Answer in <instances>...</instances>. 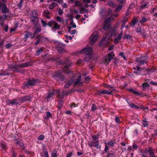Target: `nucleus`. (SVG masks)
Masks as SVG:
<instances>
[{
	"label": "nucleus",
	"mask_w": 157,
	"mask_h": 157,
	"mask_svg": "<svg viewBox=\"0 0 157 157\" xmlns=\"http://www.w3.org/2000/svg\"><path fill=\"white\" fill-rule=\"evenodd\" d=\"M39 83L40 81L38 79L32 78L28 79L27 81L23 83V85L24 87H28L30 86H33L39 84Z\"/></svg>",
	"instance_id": "1"
},
{
	"label": "nucleus",
	"mask_w": 157,
	"mask_h": 157,
	"mask_svg": "<svg viewBox=\"0 0 157 157\" xmlns=\"http://www.w3.org/2000/svg\"><path fill=\"white\" fill-rule=\"evenodd\" d=\"M147 58L145 56H143L137 58L136 60V62L140 66H143L145 63H147Z\"/></svg>",
	"instance_id": "2"
},
{
	"label": "nucleus",
	"mask_w": 157,
	"mask_h": 157,
	"mask_svg": "<svg viewBox=\"0 0 157 157\" xmlns=\"http://www.w3.org/2000/svg\"><path fill=\"white\" fill-rule=\"evenodd\" d=\"M53 77L54 78L59 82L64 81V79L63 75L59 72H56Z\"/></svg>",
	"instance_id": "3"
},
{
	"label": "nucleus",
	"mask_w": 157,
	"mask_h": 157,
	"mask_svg": "<svg viewBox=\"0 0 157 157\" xmlns=\"http://www.w3.org/2000/svg\"><path fill=\"white\" fill-rule=\"evenodd\" d=\"M81 53L89 56L93 53V49L91 47H85L81 50Z\"/></svg>",
	"instance_id": "4"
},
{
	"label": "nucleus",
	"mask_w": 157,
	"mask_h": 157,
	"mask_svg": "<svg viewBox=\"0 0 157 157\" xmlns=\"http://www.w3.org/2000/svg\"><path fill=\"white\" fill-rule=\"evenodd\" d=\"M0 9L2 13L5 14L10 12V10L7 8L6 4L4 3H0Z\"/></svg>",
	"instance_id": "5"
},
{
	"label": "nucleus",
	"mask_w": 157,
	"mask_h": 157,
	"mask_svg": "<svg viewBox=\"0 0 157 157\" xmlns=\"http://www.w3.org/2000/svg\"><path fill=\"white\" fill-rule=\"evenodd\" d=\"M114 55L113 52H111L108 54L107 57H105L104 59L105 62L107 63H109L113 58Z\"/></svg>",
	"instance_id": "6"
},
{
	"label": "nucleus",
	"mask_w": 157,
	"mask_h": 157,
	"mask_svg": "<svg viewBox=\"0 0 157 157\" xmlns=\"http://www.w3.org/2000/svg\"><path fill=\"white\" fill-rule=\"evenodd\" d=\"M88 145L90 147H92L93 146L95 147L97 149H98L100 146L99 141L98 140L97 141H91L88 144Z\"/></svg>",
	"instance_id": "7"
},
{
	"label": "nucleus",
	"mask_w": 157,
	"mask_h": 157,
	"mask_svg": "<svg viewBox=\"0 0 157 157\" xmlns=\"http://www.w3.org/2000/svg\"><path fill=\"white\" fill-rule=\"evenodd\" d=\"M31 98L32 97L31 96L29 95H27L22 97L21 98H19L18 101L20 103H22L25 101H30Z\"/></svg>",
	"instance_id": "8"
},
{
	"label": "nucleus",
	"mask_w": 157,
	"mask_h": 157,
	"mask_svg": "<svg viewBox=\"0 0 157 157\" xmlns=\"http://www.w3.org/2000/svg\"><path fill=\"white\" fill-rule=\"evenodd\" d=\"M115 89H109L108 90H99L98 92V94H112V91L114 90Z\"/></svg>",
	"instance_id": "9"
},
{
	"label": "nucleus",
	"mask_w": 157,
	"mask_h": 157,
	"mask_svg": "<svg viewBox=\"0 0 157 157\" xmlns=\"http://www.w3.org/2000/svg\"><path fill=\"white\" fill-rule=\"evenodd\" d=\"M98 36L97 35L94 34H93L90 37V44L91 45L94 44L95 42L96 41L98 38Z\"/></svg>",
	"instance_id": "10"
},
{
	"label": "nucleus",
	"mask_w": 157,
	"mask_h": 157,
	"mask_svg": "<svg viewBox=\"0 0 157 157\" xmlns=\"http://www.w3.org/2000/svg\"><path fill=\"white\" fill-rule=\"evenodd\" d=\"M111 20V18H109L105 20L103 29L105 30H107V29H109L111 28V26L109 23H107V21Z\"/></svg>",
	"instance_id": "11"
},
{
	"label": "nucleus",
	"mask_w": 157,
	"mask_h": 157,
	"mask_svg": "<svg viewBox=\"0 0 157 157\" xmlns=\"http://www.w3.org/2000/svg\"><path fill=\"white\" fill-rule=\"evenodd\" d=\"M35 36V34H33L29 32L26 31L25 35L24 38L26 39L28 38L33 39Z\"/></svg>",
	"instance_id": "12"
},
{
	"label": "nucleus",
	"mask_w": 157,
	"mask_h": 157,
	"mask_svg": "<svg viewBox=\"0 0 157 157\" xmlns=\"http://www.w3.org/2000/svg\"><path fill=\"white\" fill-rule=\"evenodd\" d=\"M63 71L67 75H69L71 73V71L69 69V66H65L63 68Z\"/></svg>",
	"instance_id": "13"
},
{
	"label": "nucleus",
	"mask_w": 157,
	"mask_h": 157,
	"mask_svg": "<svg viewBox=\"0 0 157 157\" xmlns=\"http://www.w3.org/2000/svg\"><path fill=\"white\" fill-rule=\"evenodd\" d=\"M8 104H11L12 105H17L20 103L18 101V99L17 100L16 99H14L11 100H8Z\"/></svg>",
	"instance_id": "14"
},
{
	"label": "nucleus",
	"mask_w": 157,
	"mask_h": 157,
	"mask_svg": "<svg viewBox=\"0 0 157 157\" xmlns=\"http://www.w3.org/2000/svg\"><path fill=\"white\" fill-rule=\"evenodd\" d=\"M137 21L138 20L137 18L136 17H134L132 19V22H129V24L134 27L136 24Z\"/></svg>",
	"instance_id": "15"
},
{
	"label": "nucleus",
	"mask_w": 157,
	"mask_h": 157,
	"mask_svg": "<svg viewBox=\"0 0 157 157\" xmlns=\"http://www.w3.org/2000/svg\"><path fill=\"white\" fill-rule=\"evenodd\" d=\"M50 12L48 10H44L43 12V15L47 18L49 19L50 17L49 15L50 14Z\"/></svg>",
	"instance_id": "16"
},
{
	"label": "nucleus",
	"mask_w": 157,
	"mask_h": 157,
	"mask_svg": "<svg viewBox=\"0 0 157 157\" xmlns=\"http://www.w3.org/2000/svg\"><path fill=\"white\" fill-rule=\"evenodd\" d=\"M33 19H32V21L33 23L36 26H37L38 25V22L39 21V19L38 17H32Z\"/></svg>",
	"instance_id": "17"
},
{
	"label": "nucleus",
	"mask_w": 157,
	"mask_h": 157,
	"mask_svg": "<svg viewBox=\"0 0 157 157\" xmlns=\"http://www.w3.org/2000/svg\"><path fill=\"white\" fill-rule=\"evenodd\" d=\"M30 16L32 17L38 16V13L36 10H34L31 11L30 13Z\"/></svg>",
	"instance_id": "18"
},
{
	"label": "nucleus",
	"mask_w": 157,
	"mask_h": 157,
	"mask_svg": "<svg viewBox=\"0 0 157 157\" xmlns=\"http://www.w3.org/2000/svg\"><path fill=\"white\" fill-rule=\"evenodd\" d=\"M147 6V2L145 1H142L140 6V9L141 10H142L146 7Z\"/></svg>",
	"instance_id": "19"
},
{
	"label": "nucleus",
	"mask_w": 157,
	"mask_h": 157,
	"mask_svg": "<svg viewBox=\"0 0 157 157\" xmlns=\"http://www.w3.org/2000/svg\"><path fill=\"white\" fill-rule=\"evenodd\" d=\"M56 48L59 53L61 54L64 52L65 50L64 46L62 47H56Z\"/></svg>",
	"instance_id": "20"
},
{
	"label": "nucleus",
	"mask_w": 157,
	"mask_h": 157,
	"mask_svg": "<svg viewBox=\"0 0 157 157\" xmlns=\"http://www.w3.org/2000/svg\"><path fill=\"white\" fill-rule=\"evenodd\" d=\"M128 18L125 17L123 18V21L122 22V24L121 26L120 29L122 30L125 26L126 22L127 21Z\"/></svg>",
	"instance_id": "21"
},
{
	"label": "nucleus",
	"mask_w": 157,
	"mask_h": 157,
	"mask_svg": "<svg viewBox=\"0 0 157 157\" xmlns=\"http://www.w3.org/2000/svg\"><path fill=\"white\" fill-rule=\"evenodd\" d=\"M115 36V37L114 39V43H118L119 40L121 39V36L118 35L117 36Z\"/></svg>",
	"instance_id": "22"
},
{
	"label": "nucleus",
	"mask_w": 157,
	"mask_h": 157,
	"mask_svg": "<svg viewBox=\"0 0 157 157\" xmlns=\"http://www.w3.org/2000/svg\"><path fill=\"white\" fill-rule=\"evenodd\" d=\"M115 140H111L107 143V145L109 146L113 147L115 143Z\"/></svg>",
	"instance_id": "23"
},
{
	"label": "nucleus",
	"mask_w": 157,
	"mask_h": 157,
	"mask_svg": "<svg viewBox=\"0 0 157 157\" xmlns=\"http://www.w3.org/2000/svg\"><path fill=\"white\" fill-rule=\"evenodd\" d=\"M62 96H61V95L60 93H58V97L59 98V101L61 102V101H63V96L64 95H66V94H65V93L64 92H63L62 93Z\"/></svg>",
	"instance_id": "24"
},
{
	"label": "nucleus",
	"mask_w": 157,
	"mask_h": 157,
	"mask_svg": "<svg viewBox=\"0 0 157 157\" xmlns=\"http://www.w3.org/2000/svg\"><path fill=\"white\" fill-rule=\"evenodd\" d=\"M143 87L142 90H145L146 88H148L150 86V85L149 84L147 83H144L142 85Z\"/></svg>",
	"instance_id": "25"
},
{
	"label": "nucleus",
	"mask_w": 157,
	"mask_h": 157,
	"mask_svg": "<svg viewBox=\"0 0 157 157\" xmlns=\"http://www.w3.org/2000/svg\"><path fill=\"white\" fill-rule=\"evenodd\" d=\"M57 5V4L56 2H53L49 6V8L50 9H53Z\"/></svg>",
	"instance_id": "26"
},
{
	"label": "nucleus",
	"mask_w": 157,
	"mask_h": 157,
	"mask_svg": "<svg viewBox=\"0 0 157 157\" xmlns=\"http://www.w3.org/2000/svg\"><path fill=\"white\" fill-rule=\"evenodd\" d=\"M82 76L81 75H79L78 77L75 82L74 84L75 85H76L78 83H82V82H80V81L81 80Z\"/></svg>",
	"instance_id": "27"
},
{
	"label": "nucleus",
	"mask_w": 157,
	"mask_h": 157,
	"mask_svg": "<svg viewBox=\"0 0 157 157\" xmlns=\"http://www.w3.org/2000/svg\"><path fill=\"white\" fill-rule=\"evenodd\" d=\"M147 151L149 153L151 157V156H152L153 155H155L154 152L153 151V149L151 148H148Z\"/></svg>",
	"instance_id": "28"
},
{
	"label": "nucleus",
	"mask_w": 157,
	"mask_h": 157,
	"mask_svg": "<svg viewBox=\"0 0 157 157\" xmlns=\"http://www.w3.org/2000/svg\"><path fill=\"white\" fill-rule=\"evenodd\" d=\"M60 28V26L56 22H54V26L52 29H53L57 30L59 29Z\"/></svg>",
	"instance_id": "29"
},
{
	"label": "nucleus",
	"mask_w": 157,
	"mask_h": 157,
	"mask_svg": "<svg viewBox=\"0 0 157 157\" xmlns=\"http://www.w3.org/2000/svg\"><path fill=\"white\" fill-rule=\"evenodd\" d=\"M31 65L30 63H26L22 64H20L19 66L20 67H27L29 66H30Z\"/></svg>",
	"instance_id": "30"
},
{
	"label": "nucleus",
	"mask_w": 157,
	"mask_h": 157,
	"mask_svg": "<svg viewBox=\"0 0 157 157\" xmlns=\"http://www.w3.org/2000/svg\"><path fill=\"white\" fill-rule=\"evenodd\" d=\"M106 157H116L114 152L108 153Z\"/></svg>",
	"instance_id": "31"
},
{
	"label": "nucleus",
	"mask_w": 157,
	"mask_h": 157,
	"mask_svg": "<svg viewBox=\"0 0 157 157\" xmlns=\"http://www.w3.org/2000/svg\"><path fill=\"white\" fill-rule=\"evenodd\" d=\"M55 94V92H52L48 94V95L47 96V99H49L50 98L53 96Z\"/></svg>",
	"instance_id": "32"
},
{
	"label": "nucleus",
	"mask_w": 157,
	"mask_h": 157,
	"mask_svg": "<svg viewBox=\"0 0 157 157\" xmlns=\"http://www.w3.org/2000/svg\"><path fill=\"white\" fill-rule=\"evenodd\" d=\"M132 38V37L129 34H126L123 37V39H129L130 40Z\"/></svg>",
	"instance_id": "33"
},
{
	"label": "nucleus",
	"mask_w": 157,
	"mask_h": 157,
	"mask_svg": "<svg viewBox=\"0 0 157 157\" xmlns=\"http://www.w3.org/2000/svg\"><path fill=\"white\" fill-rule=\"evenodd\" d=\"M71 81L70 82V81H68V82L66 83L65 84L64 87L65 89L67 88H68V87H69L71 86V84H72L71 83Z\"/></svg>",
	"instance_id": "34"
},
{
	"label": "nucleus",
	"mask_w": 157,
	"mask_h": 157,
	"mask_svg": "<svg viewBox=\"0 0 157 157\" xmlns=\"http://www.w3.org/2000/svg\"><path fill=\"white\" fill-rule=\"evenodd\" d=\"M88 10L84 8H81L80 9V13H84V12H87Z\"/></svg>",
	"instance_id": "35"
},
{
	"label": "nucleus",
	"mask_w": 157,
	"mask_h": 157,
	"mask_svg": "<svg viewBox=\"0 0 157 157\" xmlns=\"http://www.w3.org/2000/svg\"><path fill=\"white\" fill-rule=\"evenodd\" d=\"M141 28L140 26H138L135 28V31L137 33H140L141 32Z\"/></svg>",
	"instance_id": "36"
},
{
	"label": "nucleus",
	"mask_w": 157,
	"mask_h": 157,
	"mask_svg": "<svg viewBox=\"0 0 157 157\" xmlns=\"http://www.w3.org/2000/svg\"><path fill=\"white\" fill-rule=\"evenodd\" d=\"M147 20V18L144 17H142L141 19L140 20V22L141 23H142L146 22Z\"/></svg>",
	"instance_id": "37"
},
{
	"label": "nucleus",
	"mask_w": 157,
	"mask_h": 157,
	"mask_svg": "<svg viewBox=\"0 0 157 157\" xmlns=\"http://www.w3.org/2000/svg\"><path fill=\"white\" fill-rule=\"evenodd\" d=\"M59 57H57V56L56 58H49L48 60L47 61H54L55 60H56L59 59Z\"/></svg>",
	"instance_id": "38"
},
{
	"label": "nucleus",
	"mask_w": 157,
	"mask_h": 157,
	"mask_svg": "<svg viewBox=\"0 0 157 157\" xmlns=\"http://www.w3.org/2000/svg\"><path fill=\"white\" fill-rule=\"evenodd\" d=\"M122 6L121 5H119L117 7L115 10V11L116 12H118L119 11L121 10V9H122Z\"/></svg>",
	"instance_id": "39"
},
{
	"label": "nucleus",
	"mask_w": 157,
	"mask_h": 157,
	"mask_svg": "<svg viewBox=\"0 0 157 157\" xmlns=\"http://www.w3.org/2000/svg\"><path fill=\"white\" fill-rule=\"evenodd\" d=\"M41 31V29L40 27H39L38 28H37L36 29V30L35 31V32L34 34H35V36L36 34L37 33H39Z\"/></svg>",
	"instance_id": "40"
},
{
	"label": "nucleus",
	"mask_w": 157,
	"mask_h": 157,
	"mask_svg": "<svg viewBox=\"0 0 157 157\" xmlns=\"http://www.w3.org/2000/svg\"><path fill=\"white\" fill-rule=\"evenodd\" d=\"M41 22L43 27H45L47 25V23L43 19L41 18Z\"/></svg>",
	"instance_id": "41"
},
{
	"label": "nucleus",
	"mask_w": 157,
	"mask_h": 157,
	"mask_svg": "<svg viewBox=\"0 0 157 157\" xmlns=\"http://www.w3.org/2000/svg\"><path fill=\"white\" fill-rule=\"evenodd\" d=\"M56 47H64V45L63 44L59 42H57L56 43Z\"/></svg>",
	"instance_id": "42"
},
{
	"label": "nucleus",
	"mask_w": 157,
	"mask_h": 157,
	"mask_svg": "<svg viewBox=\"0 0 157 157\" xmlns=\"http://www.w3.org/2000/svg\"><path fill=\"white\" fill-rule=\"evenodd\" d=\"M56 19L59 22H61L64 21L63 18L62 17H60L59 16H57L56 17Z\"/></svg>",
	"instance_id": "43"
},
{
	"label": "nucleus",
	"mask_w": 157,
	"mask_h": 157,
	"mask_svg": "<svg viewBox=\"0 0 157 157\" xmlns=\"http://www.w3.org/2000/svg\"><path fill=\"white\" fill-rule=\"evenodd\" d=\"M97 109V107H96V105L94 104H93L91 108V110L93 112H94Z\"/></svg>",
	"instance_id": "44"
},
{
	"label": "nucleus",
	"mask_w": 157,
	"mask_h": 157,
	"mask_svg": "<svg viewBox=\"0 0 157 157\" xmlns=\"http://www.w3.org/2000/svg\"><path fill=\"white\" fill-rule=\"evenodd\" d=\"M24 0H20V2L17 4V6L20 8L21 9L22 7V4Z\"/></svg>",
	"instance_id": "45"
},
{
	"label": "nucleus",
	"mask_w": 157,
	"mask_h": 157,
	"mask_svg": "<svg viewBox=\"0 0 157 157\" xmlns=\"http://www.w3.org/2000/svg\"><path fill=\"white\" fill-rule=\"evenodd\" d=\"M92 138L93 139L94 141H98V138L97 136L94 135L92 136Z\"/></svg>",
	"instance_id": "46"
},
{
	"label": "nucleus",
	"mask_w": 157,
	"mask_h": 157,
	"mask_svg": "<svg viewBox=\"0 0 157 157\" xmlns=\"http://www.w3.org/2000/svg\"><path fill=\"white\" fill-rule=\"evenodd\" d=\"M57 151L56 150H54L52 154V157H57Z\"/></svg>",
	"instance_id": "47"
},
{
	"label": "nucleus",
	"mask_w": 157,
	"mask_h": 157,
	"mask_svg": "<svg viewBox=\"0 0 157 157\" xmlns=\"http://www.w3.org/2000/svg\"><path fill=\"white\" fill-rule=\"evenodd\" d=\"M44 138V135H40L37 138L38 140H42Z\"/></svg>",
	"instance_id": "48"
},
{
	"label": "nucleus",
	"mask_w": 157,
	"mask_h": 157,
	"mask_svg": "<svg viewBox=\"0 0 157 157\" xmlns=\"http://www.w3.org/2000/svg\"><path fill=\"white\" fill-rule=\"evenodd\" d=\"M46 114L47 118H48L50 117H52V114L50 112H47L46 113Z\"/></svg>",
	"instance_id": "49"
},
{
	"label": "nucleus",
	"mask_w": 157,
	"mask_h": 157,
	"mask_svg": "<svg viewBox=\"0 0 157 157\" xmlns=\"http://www.w3.org/2000/svg\"><path fill=\"white\" fill-rule=\"evenodd\" d=\"M145 71H146V73L144 74V75H145L146 74H147L149 72L151 71L153 72V71H152V70L151 69H149V68H145Z\"/></svg>",
	"instance_id": "50"
},
{
	"label": "nucleus",
	"mask_w": 157,
	"mask_h": 157,
	"mask_svg": "<svg viewBox=\"0 0 157 157\" xmlns=\"http://www.w3.org/2000/svg\"><path fill=\"white\" fill-rule=\"evenodd\" d=\"M54 22H55V21H49L47 25L51 27L54 25Z\"/></svg>",
	"instance_id": "51"
},
{
	"label": "nucleus",
	"mask_w": 157,
	"mask_h": 157,
	"mask_svg": "<svg viewBox=\"0 0 157 157\" xmlns=\"http://www.w3.org/2000/svg\"><path fill=\"white\" fill-rule=\"evenodd\" d=\"M75 6L76 7H79L80 6V4L79 1H76L75 2Z\"/></svg>",
	"instance_id": "52"
},
{
	"label": "nucleus",
	"mask_w": 157,
	"mask_h": 157,
	"mask_svg": "<svg viewBox=\"0 0 157 157\" xmlns=\"http://www.w3.org/2000/svg\"><path fill=\"white\" fill-rule=\"evenodd\" d=\"M108 5L110 6L113 7L115 6V4L112 2H109L108 3Z\"/></svg>",
	"instance_id": "53"
},
{
	"label": "nucleus",
	"mask_w": 157,
	"mask_h": 157,
	"mask_svg": "<svg viewBox=\"0 0 157 157\" xmlns=\"http://www.w3.org/2000/svg\"><path fill=\"white\" fill-rule=\"evenodd\" d=\"M132 93L137 95H141V94L138 91L133 90Z\"/></svg>",
	"instance_id": "54"
},
{
	"label": "nucleus",
	"mask_w": 157,
	"mask_h": 157,
	"mask_svg": "<svg viewBox=\"0 0 157 157\" xmlns=\"http://www.w3.org/2000/svg\"><path fill=\"white\" fill-rule=\"evenodd\" d=\"M105 147L104 149V151L106 152H108V151L109 150V148H108V145L106 144V143L105 142Z\"/></svg>",
	"instance_id": "55"
},
{
	"label": "nucleus",
	"mask_w": 157,
	"mask_h": 157,
	"mask_svg": "<svg viewBox=\"0 0 157 157\" xmlns=\"http://www.w3.org/2000/svg\"><path fill=\"white\" fill-rule=\"evenodd\" d=\"M70 24L74 28H76V25L74 23L73 21H70Z\"/></svg>",
	"instance_id": "56"
},
{
	"label": "nucleus",
	"mask_w": 157,
	"mask_h": 157,
	"mask_svg": "<svg viewBox=\"0 0 157 157\" xmlns=\"http://www.w3.org/2000/svg\"><path fill=\"white\" fill-rule=\"evenodd\" d=\"M105 87L108 89H114L113 87L108 85H106Z\"/></svg>",
	"instance_id": "57"
},
{
	"label": "nucleus",
	"mask_w": 157,
	"mask_h": 157,
	"mask_svg": "<svg viewBox=\"0 0 157 157\" xmlns=\"http://www.w3.org/2000/svg\"><path fill=\"white\" fill-rule=\"evenodd\" d=\"M90 59V58L89 56L86 57L84 58L83 61L86 62H88Z\"/></svg>",
	"instance_id": "58"
},
{
	"label": "nucleus",
	"mask_w": 157,
	"mask_h": 157,
	"mask_svg": "<svg viewBox=\"0 0 157 157\" xmlns=\"http://www.w3.org/2000/svg\"><path fill=\"white\" fill-rule=\"evenodd\" d=\"M115 121L116 122L119 123L120 122V119L118 117H116L115 118Z\"/></svg>",
	"instance_id": "59"
},
{
	"label": "nucleus",
	"mask_w": 157,
	"mask_h": 157,
	"mask_svg": "<svg viewBox=\"0 0 157 157\" xmlns=\"http://www.w3.org/2000/svg\"><path fill=\"white\" fill-rule=\"evenodd\" d=\"M12 46V44L10 43H8L5 45V47L7 48H9Z\"/></svg>",
	"instance_id": "60"
},
{
	"label": "nucleus",
	"mask_w": 157,
	"mask_h": 157,
	"mask_svg": "<svg viewBox=\"0 0 157 157\" xmlns=\"http://www.w3.org/2000/svg\"><path fill=\"white\" fill-rule=\"evenodd\" d=\"M128 104L129 105V106L132 108H133V106L135 105L131 102H130V103H128Z\"/></svg>",
	"instance_id": "61"
},
{
	"label": "nucleus",
	"mask_w": 157,
	"mask_h": 157,
	"mask_svg": "<svg viewBox=\"0 0 157 157\" xmlns=\"http://www.w3.org/2000/svg\"><path fill=\"white\" fill-rule=\"evenodd\" d=\"M44 155H45V157H49L48 156V152L47 151H45L44 152Z\"/></svg>",
	"instance_id": "62"
},
{
	"label": "nucleus",
	"mask_w": 157,
	"mask_h": 157,
	"mask_svg": "<svg viewBox=\"0 0 157 157\" xmlns=\"http://www.w3.org/2000/svg\"><path fill=\"white\" fill-rule=\"evenodd\" d=\"M42 51H43L42 49L41 48H40L36 52H37V54H39Z\"/></svg>",
	"instance_id": "63"
},
{
	"label": "nucleus",
	"mask_w": 157,
	"mask_h": 157,
	"mask_svg": "<svg viewBox=\"0 0 157 157\" xmlns=\"http://www.w3.org/2000/svg\"><path fill=\"white\" fill-rule=\"evenodd\" d=\"M72 155V152H71L68 153L67 155V157H71Z\"/></svg>",
	"instance_id": "64"
}]
</instances>
